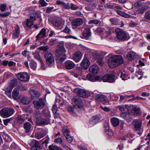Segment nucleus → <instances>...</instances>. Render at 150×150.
Segmentation results:
<instances>
[{
    "label": "nucleus",
    "mask_w": 150,
    "mask_h": 150,
    "mask_svg": "<svg viewBox=\"0 0 150 150\" xmlns=\"http://www.w3.org/2000/svg\"><path fill=\"white\" fill-rule=\"evenodd\" d=\"M29 12L31 15L29 19H27L23 22L24 26L26 29H28L34 28L36 29L38 28L37 25L33 24V22L35 20V17L36 16L37 12V11L34 10H30Z\"/></svg>",
    "instance_id": "nucleus-1"
},
{
    "label": "nucleus",
    "mask_w": 150,
    "mask_h": 150,
    "mask_svg": "<svg viewBox=\"0 0 150 150\" xmlns=\"http://www.w3.org/2000/svg\"><path fill=\"white\" fill-rule=\"evenodd\" d=\"M123 62V59L121 55H113L109 59L108 66L111 68H113L122 64Z\"/></svg>",
    "instance_id": "nucleus-2"
},
{
    "label": "nucleus",
    "mask_w": 150,
    "mask_h": 150,
    "mask_svg": "<svg viewBox=\"0 0 150 150\" xmlns=\"http://www.w3.org/2000/svg\"><path fill=\"white\" fill-rule=\"evenodd\" d=\"M66 50L63 44H59L58 48L56 52V55L58 58L61 61H63L66 59V56L65 54Z\"/></svg>",
    "instance_id": "nucleus-3"
},
{
    "label": "nucleus",
    "mask_w": 150,
    "mask_h": 150,
    "mask_svg": "<svg viewBox=\"0 0 150 150\" xmlns=\"http://www.w3.org/2000/svg\"><path fill=\"white\" fill-rule=\"evenodd\" d=\"M14 110L13 108H5L0 111V115L3 117H7L14 113Z\"/></svg>",
    "instance_id": "nucleus-4"
},
{
    "label": "nucleus",
    "mask_w": 150,
    "mask_h": 150,
    "mask_svg": "<svg viewBox=\"0 0 150 150\" xmlns=\"http://www.w3.org/2000/svg\"><path fill=\"white\" fill-rule=\"evenodd\" d=\"M16 76L17 79L19 81L27 82L30 78V76L26 72H21L16 74Z\"/></svg>",
    "instance_id": "nucleus-5"
},
{
    "label": "nucleus",
    "mask_w": 150,
    "mask_h": 150,
    "mask_svg": "<svg viewBox=\"0 0 150 150\" xmlns=\"http://www.w3.org/2000/svg\"><path fill=\"white\" fill-rule=\"evenodd\" d=\"M74 91L78 96L81 97L87 98L90 96L88 92L79 88H75Z\"/></svg>",
    "instance_id": "nucleus-6"
},
{
    "label": "nucleus",
    "mask_w": 150,
    "mask_h": 150,
    "mask_svg": "<svg viewBox=\"0 0 150 150\" xmlns=\"http://www.w3.org/2000/svg\"><path fill=\"white\" fill-rule=\"evenodd\" d=\"M133 128L136 131H139L141 128L142 121L139 119H136L134 120L132 122Z\"/></svg>",
    "instance_id": "nucleus-7"
},
{
    "label": "nucleus",
    "mask_w": 150,
    "mask_h": 150,
    "mask_svg": "<svg viewBox=\"0 0 150 150\" xmlns=\"http://www.w3.org/2000/svg\"><path fill=\"white\" fill-rule=\"evenodd\" d=\"M92 55L98 64L101 66H103V62L102 55L100 54L98 52H94L92 53Z\"/></svg>",
    "instance_id": "nucleus-8"
},
{
    "label": "nucleus",
    "mask_w": 150,
    "mask_h": 150,
    "mask_svg": "<svg viewBox=\"0 0 150 150\" xmlns=\"http://www.w3.org/2000/svg\"><path fill=\"white\" fill-rule=\"evenodd\" d=\"M116 37L119 40L124 41L127 38V35L122 30L117 29L116 30Z\"/></svg>",
    "instance_id": "nucleus-9"
},
{
    "label": "nucleus",
    "mask_w": 150,
    "mask_h": 150,
    "mask_svg": "<svg viewBox=\"0 0 150 150\" xmlns=\"http://www.w3.org/2000/svg\"><path fill=\"white\" fill-rule=\"evenodd\" d=\"M87 78L88 80L91 81H100L103 79V76L102 77L97 76H95L91 74H88L87 76Z\"/></svg>",
    "instance_id": "nucleus-10"
},
{
    "label": "nucleus",
    "mask_w": 150,
    "mask_h": 150,
    "mask_svg": "<svg viewBox=\"0 0 150 150\" xmlns=\"http://www.w3.org/2000/svg\"><path fill=\"white\" fill-rule=\"evenodd\" d=\"M33 104L35 108L38 109H41L43 108L45 106L44 102L41 98L38 100L33 102Z\"/></svg>",
    "instance_id": "nucleus-11"
},
{
    "label": "nucleus",
    "mask_w": 150,
    "mask_h": 150,
    "mask_svg": "<svg viewBox=\"0 0 150 150\" xmlns=\"http://www.w3.org/2000/svg\"><path fill=\"white\" fill-rule=\"evenodd\" d=\"M45 57L47 64H52L54 63V57L52 53L46 52L45 54Z\"/></svg>",
    "instance_id": "nucleus-12"
},
{
    "label": "nucleus",
    "mask_w": 150,
    "mask_h": 150,
    "mask_svg": "<svg viewBox=\"0 0 150 150\" xmlns=\"http://www.w3.org/2000/svg\"><path fill=\"white\" fill-rule=\"evenodd\" d=\"M102 117V116L100 114H97L94 115L90 119L89 123L91 124L94 125L98 123Z\"/></svg>",
    "instance_id": "nucleus-13"
},
{
    "label": "nucleus",
    "mask_w": 150,
    "mask_h": 150,
    "mask_svg": "<svg viewBox=\"0 0 150 150\" xmlns=\"http://www.w3.org/2000/svg\"><path fill=\"white\" fill-rule=\"evenodd\" d=\"M50 121L49 120L43 119L41 117H39L37 119L36 124L39 126L43 125H47L49 124Z\"/></svg>",
    "instance_id": "nucleus-14"
},
{
    "label": "nucleus",
    "mask_w": 150,
    "mask_h": 150,
    "mask_svg": "<svg viewBox=\"0 0 150 150\" xmlns=\"http://www.w3.org/2000/svg\"><path fill=\"white\" fill-rule=\"evenodd\" d=\"M115 81V77L112 74H106L104 75V82H113Z\"/></svg>",
    "instance_id": "nucleus-15"
},
{
    "label": "nucleus",
    "mask_w": 150,
    "mask_h": 150,
    "mask_svg": "<svg viewBox=\"0 0 150 150\" xmlns=\"http://www.w3.org/2000/svg\"><path fill=\"white\" fill-rule=\"evenodd\" d=\"M62 131L68 142L69 143H71L73 141V139L69 134V130L67 129H63Z\"/></svg>",
    "instance_id": "nucleus-16"
},
{
    "label": "nucleus",
    "mask_w": 150,
    "mask_h": 150,
    "mask_svg": "<svg viewBox=\"0 0 150 150\" xmlns=\"http://www.w3.org/2000/svg\"><path fill=\"white\" fill-rule=\"evenodd\" d=\"M126 56L128 60L132 61L134 59L137 57V55L134 52L130 51L128 52Z\"/></svg>",
    "instance_id": "nucleus-17"
},
{
    "label": "nucleus",
    "mask_w": 150,
    "mask_h": 150,
    "mask_svg": "<svg viewBox=\"0 0 150 150\" xmlns=\"http://www.w3.org/2000/svg\"><path fill=\"white\" fill-rule=\"evenodd\" d=\"M132 112L135 115L140 116L142 114L140 108L137 106H134L133 107L132 110Z\"/></svg>",
    "instance_id": "nucleus-18"
},
{
    "label": "nucleus",
    "mask_w": 150,
    "mask_h": 150,
    "mask_svg": "<svg viewBox=\"0 0 150 150\" xmlns=\"http://www.w3.org/2000/svg\"><path fill=\"white\" fill-rule=\"evenodd\" d=\"M65 67L68 69H71L74 68L75 64L74 62L70 60H67L64 62Z\"/></svg>",
    "instance_id": "nucleus-19"
},
{
    "label": "nucleus",
    "mask_w": 150,
    "mask_h": 150,
    "mask_svg": "<svg viewBox=\"0 0 150 150\" xmlns=\"http://www.w3.org/2000/svg\"><path fill=\"white\" fill-rule=\"evenodd\" d=\"M81 65L83 69H87L90 65V62L88 59L86 58H84L81 63Z\"/></svg>",
    "instance_id": "nucleus-20"
},
{
    "label": "nucleus",
    "mask_w": 150,
    "mask_h": 150,
    "mask_svg": "<svg viewBox=\"0 0 150 150\" xmlns=\"http://www.w3.org/2000/svg\"><path fill=\"white\" fill-rule=\"evenodd\" d=\"M82 56V54L81 52H76L73 55V59L76 62H78L81 60Z\"/></svg>",
    "instance_id": "nucleus-21"
},
{
    "label": "nucleus",
    "mask_w": 150,
    "mask_h": 150,
    "mask_svg": "<svg viewBox=\"0 0 150 150\" xmlns=\"http://www.w3.org/2000/svg\"><path fill=\"white\" fill-rule=\"evenodd\" d=\"M20 34V28L18 25H16V27H15V29L13 30L12 38L13 39L17 38Z\"/></svg>",
    "instance_id": "nucleus-22"
},
{
    "label": "nucleus",
    "mask_w": 150,
    "mask_h": 150,
    "mask_svg": "<svg viewBox=\"0 0 150 150\" xmlns=\"http://www.w3.org/2000/svg\"><path fill=\"white\" fill-rule=\"evenodd\" d=\"M83 23V20L81 18L75 19L72 21V24L74 26H79L81 25Z\"/></svg>",
    "instance_id": "nucleus-23"
},
{
    "label": "nucleus",
    "mask_w": 150,
    "mask_h": 150,
    "mask_svg": "<svg viewBox=\"0 0 150 150\" xmlns=\"http://www.w3.org/2000/svg\"><path fill=\"white\" fill-rule=\"evenodd\" d=\"M89 70L90 72L95 74H98L100 71L99 67L96 65L91 66L89 67Z\"/></svg>",
    "instance_id": "nucleus-24"
},
{
    "label": "nucleus",
    "mask_w": 150,
    "mask_h": 150,
    "mask_svg": "<svg viewBox=\"0 0 150 150\" xmlns=\"http://www.w3.org/2000/svg\"><path fill=\"white\" fill-rule=\"evenodd\" d=\"M83 35L85 38L88 39L91 35L90 28H85L83 32Z\"/></svg>",
    "instance_id": "nucleus-25"
},
{
    "label": "nucleus",
    "mask_w": 150,
    "mask_h": 150,
    "mask_svg": "<svg viewBox=\"0 0 150 150\" xmlns=\"http://www.w3.org/2000/svg\"><path fill=\"white\" fill-rule=\"evenodd\" d=\"M74 103L78 106V108L82 107V102L81 99L79 97H75L73 99Z\"/></svg>",
    "instance_id": "nucleus-26"
},
{
    "label": "nucleus",
    "mask_w": 150,
    "mask_h": 150,
    "mask_svg": "<svg viewBox=\"0 0 150 150\" xmlns=\"http://www.w3.org/2000/svg\"><path fill=\"white\" fill-rule=\"evenodd\" d=\"M111 122L112 125L114 127L118 126L120 124L119 119L115 117H113L111 119Z\"/></svg>",
    "instance_id": "nucleus-27"
},
{
    "label": "nucleus",
    "mask_w": 150,
    "mask_h": 150,
    "mask_svg": "<svg viewBox=\"0 0 150 150\" xmlns=\"http://www.w3.org/2000/svg\"><path fill=\"white\" fill-rule=\"evenodd\" d=\"M46 30L44 28H42L40 31L39 33L36 36L37 39L43 38L46 35Z\"/></svg>",
    "instance_id": "nucleus-28"
},
{
    "label": "nucleus",
    "mask_w": 150,
    "mask_h": 150,
    "mask_svg": "<svg viewBox=\"0 0 150 150\" xmlns=\"http://www.w3.org/2000/svg\"><path fill=\"white\" fill-rule=\"evenodd\" d=\"M47 134V133L44 131L38 132L35 134V137L38 139H40L45 136Z\"/></svg>",
    "instance_id": "nucleus-29"
},
{
    "label": "nucleus",
    "mask_w": 150,
    "mask_h": 150,
    "mask_svg": "<svg viewBox=\"0 0 150 150\" xmlns=\"http://www.w3.org/2000/svg\"><path fill=\"white\" fill-rule=\"evenodd\" d=\"M23 126L26 132H30L31 127V125L30 123L28 122H26L24 124Z\"/></svg>",
    "instance_id": "nucleus-30"
},
{
    "label": "nucleus",
    "mask_w": 150,
    "mask_h": 150,
    "mask_svg": "<svg viewBox=\"0 0 150 150\" xmlns=\"http://www.w3.org/2000/svg\"><path fill=\"white\" fill-rule=\"evenodd\" d=\"M13 98L17 100L18 99V97L19 91L17 88H15L13 90L12 93Z\"/></svg>",
    "instance_id": "nucleus-31"
},
{
    "label": "nucleus",
    "mask_w": 150,
    "mask_h": 150,
    "mask_svg": "<svg viewBox=\"0 0 150 150\" xmlns=\"http://www.w3.org/2000/svg\"><path fill=\"white\" fill-rule=\"evenodd\" d=\"M68 110L73 116L77 117L78 116V115L75 111L74 109L72 107H69L68 109Z\"/></svg>",
    "instance_id": "nucleus-32"
},
{
    "label": "nucleus",
    "mask_w": 150,
    "mask_h": 150,
    "mask_svg": "<svg viewBox=\"0 0 150 150\" xmlns=\"http://www.w3.org/2000/svg\"><path fill=\"white\" fill-rule=\"evenodd\" d=\"M95 100L97 102H101L102 103L103 100V95L102 94H97L95 98Z\"/></svg>",
    "instance_id": "nucleus-33"
},
{
    "label": "nucleus",
    "mask_w": 150,
    "mask_h": 150,
    "mask_svg": "<svg viewBox=\"0 0 150 150\" xmlns=\"http://www.w3.org/2000/svg\"><path fill=\"white\" fill-rule=\"evenodd\" d=\"M148 7L146 6H144L138 8L137 10L138 12L140 13L143 14L147 10Z\"/></svg>",
    "instance_id": "nucleus-34"
},
{
    "label": "nucleus",
    "mask_w": 150,
    "mask_h": 150,
    "mask_svg": "<svg viewBox=\"0 0 150 150\" xmlns=\"http://www.w3.org/2000/svg\"><path fill=\"white\" fill-rule=\"evenodd\" d=\"M117 12L118 14L119 15L121 16L125 17L126 18H129L130 17V16L129 15L127 14L122 11L120 10H117Z\"/></svg>",
    "instance_id": "nucleus-35"
},
{
    "label": "nucleus",
    "mask_w": 150,
    "mask_h": 150,
    "mask_svg": "<svg viewBox=\"0 0 150 150\" xmlns=\"http://www.w3.org/2000/svg\"><path fill=\"white\" fill-rule=\"evenodd\" d=\"M49 148L50 150H63L62 149L59 147L54 145H50L49 146Z\"/></svg>",
    "instance_id": "nucleus-36"
},
{
    "label": "nucleus",
    "mask_w": 150,
    "mask_h": 150,
    "mask_svg": "<svg viewBox=\"0 0 150 150\" xmlns=\"http://www.w3.org/2000/svg\"><path fill=\"white\" fill-rule=\"evenodd\" d=\"M96 33L100 35H102L103 34V25L98 27L96 29Z\"/></svg>",
    "instance_id": "nucleus-37"
},
{
    "label": "nucleus",
    "mask_w": 150,
    "mask_h": 150,
    "mask_svg": "<svg viewBox=\"0 0 150 150\" xmlns=\"http://www.w3.org/2000/svg\"><path fill=\"white\" fill-rule=\"evenodd\" d=\"M105 134L107 137L109 139L113 136V132L112 130H110L105 132Z\"/></svg>",
    "instance_id": "nucleus-38"
},
{
    "label": "nucleus",
    "mask_w": 150,
    "mask_h": 150,
    "mask_svg": "<svg viewBox=\"0 0 150 150\" xmlns=\"http://www.w3.org/2000/svg\"><path fill=\"white\" fill-rule=\"evenodd\" d=\"M30 66L33 70H35L37 67L36 63L33 61H31L30 64Z\"/></svg>",
    "instance_id": "nucleus-39"
},
{
    "label": "nucleus",
    "mask_w": 150,
    "mask_h": 150,
    "mask_svg": "<svg viewBox=\"0 0 150 150\" xmlns=\"http://www.w3.org/2000/svg\"><path fill=\"white\" fill-rule=\"evenodd\" d=\"M32 54L33 55L34 57L36 59H37L39 60L41 59V57L40 56L39 53L37 52H33Z\"/></svg>",
    "instance_id": "nucleus-40"
},
{
    "label": "nucleus",
    "mask_w": 150,
    "mask_h": 150,
    "mask_svg": "<svg viewBox=\"0 0 150 150\" xmlns=\"http://www.w3.org/2000/svg\"><path fill=\"white\" fill-rule=\"evenodd\" d=\"M110 21H111L113 25H117L119 24V21L117 18H111L110 19Z\"/></svg>",
    "instance_id": "nucleus-41"
},
{
    "label": "nucleus",
    "mask_w": 150,
    "mask_h": 150,
    "mask_svg": "<svg viewBox=\"0 0 150 150\" xmlns=\"http://www.w3.org/2000/svg\"><path fill=\"white\" fill-rule=\"evenodd\" d=\"M52 23L54 26L58 27L60 25L61 22L59 19H56L52 22Z\"/></svg>",
    "instance_id": "nucleus-42"
},
{
    "label": "nucleus",
    "mask_w": 150,
    "mask_h": 150,
    "mask_svg": "<svg viewBox=\"0 0 150 150\" xmlns=\"http://www.w3.org/2000/svg\"><path fill=\"white\" fill-rule=\"evenodd\" d=\"M21 102L23 104L25 105L28 104L30 103L29 100L26 97L22 98L21 100Z\"/></svg>",
    "instance_id": "nucleus-43"
},
{
    "label": "nucleus",
    "mask_w": 150,
    "mask_h": 150,
    "mask_svg": "<svg viewBox=\"0 0 150 150\" xmlns=\"http://www.w3.org/2000/svg\"><path fill=\"white\" fill-rule=\"evenodd\" d=\"M12 91V89L11 88H6L5 89V93L9 97H11V93Z\"/></svg>",
    "instance_id": "nucleus-44"
},
{
    "label": "nucleus",
    "mask_w": 150,
    "mask_h": 150,
    "mask_svg": "<svg viewBox=\"0 0 150 150\" xmlns=\"http://www.w3.org/2000/svg\"><path fill=\"white\" fill-rule=\"evenodd\" d=\"M89 24H94L96 25L99 24V25H101V23L98 20L96 19H93V20H90L88 22Z\"/></svg>",
    "instance_id": "nucleus-45"
},
{
    "label": "nucleus",
    "mask_w": 150,
    "mask_h": 150,
    "mask_svg": "<svg viewBox=\"0 0 150 150\" xmlns=\"http://www.w3.org/2000/svg\"><path fill=\"white\" fill-rule=\"evenodd\" d=\"M33 142L34 144L33 146L35 148H38L40 149V144L38 141L36 140H34L33 141Z\"/></svg>",
    "instance_id": "nucleus-46"
},
{
    "label": "nucleus",
    "mask_w": 150,
    "mask_h": 150,
    "mask_svg": "<svg viewBox=\"0 0 150 150\" xmlns=\"http://www.w3.org/2000/svg\"><path fill=\"white\" fill-rule=\"evenodd\" d=\"M120 76L122 80H125L127 79L128 76L125 72L121 73Z\"/></svg>",
    "instance_id": "nucleus-47"
},
{
    "label": "nucleus",
    "mask_w": 150,
    "mask_h": 150,
    "mask_svg": "<svg viewBox=\"0 0 150 150\" xmlns=\"http://www.w3.org/2000/svg\"><path fill=\"white\" fill-rule=\"evenodd\" d=\"M17 83V79H13V80H11L10 82V86L11 87H14L16 85Z\"/></svg>",
    "instance_id": "nucleus-48"
},
{
    "label": "nucleus",
    "mask_w": 150,
    "mask_h": 150,
    "mask_svg": "<svg viewBox=\"0 0 150 150\" xmlns=\"http://www.w3.org/2000/svg\"><path fill=\"white\" fill-rule=\"evenodd\" d=\"M62 31L68 34H70L71 33V30L67 26L64 29L62 30Z\"/></svg>",
    "instance_id": "nucleus-49"
},
{
    "label": "nucleus",
    "mask_w": 150,
    "mask_h": 150,
    "mask_svg": "<svg viewBox=\"0 0 150 150\" xmlns=\"http://www.w3.org/2000/svg\"><path fill=\"white\" fill-rule=\"evenodd\" d=\"M6 5L4 4H1L0 5V10L2 12H4L6 11Z\"/></svg>",
    "instance_id": "nucleus-50"
},
{
    "label": "nucleus",
    "mask_w": 150,
    "mask_h": 150,
    "mask_svg": "<svg viewBox=\"0 0 150 150\" xmlns=\"http://www.w3.org/2000/svg\"><path fill=\"white\" fill-rule=\"evenodd\" d=\"M10 14V12L7 11L4 13H0V16L1 17H6L9 15Z\"/></svg>",
    "instance_id": "nucleus-51"
},
{
    "label": "nucleus",
    "mask_w": 150,
    "mask_h": 150,
    "mask_svg": "<svg viewBox=\"0 0 150 150\" xmlns=\"http://www.w3.org/2000/svg\"><path fill=\"white\" fill-rule=\"evenodd\" d=\"M105 122L106 123V124H105V132H107V131H110V130H111V129H110L109 127V126L108 125V123H109V121L108 120H107Z\"/></svg>",
    "instance_id": "nucleus-52"
},
{
    "label": "nucleus",
    "mask_w": 150,
    "mask_h": 150,
    "mask_svg": "<svg viewBox=\"0 0 150 150\" xmlns=\"http://www.w3.org/2000/svg\"><path fill=\"white\" fill-rule=\"evenodd\" d=\"M57 44V42L56 40L52 39L50 40L49 44L51 45L52 46L54 45Z\"/></svg>",
    "instance_id": "nucleus-53"
},
{
    "label": "nucleus",
    "mask_w": 150,
    "mask_h": 150,
    "mask_svg": "<svg viewBox=\"0 0 150 150\" xmlns=\"http://www.w3.org/2000/svg\"><path fill=\"white\" fill-rule=\"evenodd\" d=\"M144 17L150 21V11H148L145 13Z\"/></svg>",
    "instance_id": "nucleus-54"
},
{
    "label": "nucleus",
    "mask_w": 150,
    "mask_h": 150,
    "mask_svg": "<svg viewBox=\"0 0 150 150\" xmlns=\"http://www.w3.org/2000/svg\"><path fill=\"white\" fill-rule=\"evenodd\" d=\"M20 54L19 53H15L12 54L11 52H9L8 53H6L5 54V56H7V55H8L9 56H10L11 57H13L15 55L18 54Z\"/></svg>",
    "instance_id": "nucleus-55"
},
{
    "label": "nucleus",
    "mask_w": 150,
    "mask_h": 150,
    "mask_svg": "<svg viewBox=\"0 0 150 150\" xmlns=\"http://www.w3.org/2000/svg\"><path fill=\"white\" fill-rule=\"evenodd\" d=\"M39 3L42 6H45L47 5V3H46L44 0H40L39 1Z\"/></svg>",
    "instance_id": "nucleus-56"
},
{
    "label": "nucleus",
    "mask_w": 150,
    "mask_h": 150,
    "mask_svg": "<svg viewBox=\"0 0 150 150\" xmlns=\"http://www.w3.org/2000/svg\"><path fill=\"white\" fill-rule=\"evenodd\" d=\"M55 142L61 144L62 143V139L61 138L55 139L54 140Z\"/></svg>",
    "instance_id": "nucleus-57"
},
{
    "label": "nucleus",
    "mask_w": 150,
    "mask_h": 150,
    "mask_svg": "<svg viewBox=\"0 0 150 150\" xmlns=\"http://www.w3.org/2000/svg\"><path fill=\"white\" fill-rule=\"evenodd\" d=\"M71 8L72 10H76L78 9L79 8V7L74 4L73 3H71Z\"/></svg>",
    "instance_id": "nucleus-58"
},
{
    "label": "nucleus",
    "mask_w": 150,
    "mask_h": 150,
    "mask_svg": "<svg viewBox=\"0 0 150 150\" xmlns=\"http://www.w3.org/2000/svg\"><path fill=\"white\" fill-rule=\"evenodd\" d=\"M137 25V23L134 22L133 21H131L129 23V25L131 27H134L136 26Z\"/></svg>",
    "instance_id": "nucleus-59"
},
{
    "label": "nucleus",
    "mask_w": 150,
    "mask_h": 150,
    "mask_svg": "<svg viewBox=\"0 0 150 150\" xmlns=\"http://www.w3.org/2000/svg\"><path fill=\"white\" fill-rule=\"evenodd\" d=\"M48 46H41L38 48V49L42 50H46L49 49Z\"/></svg>",
    "instance_id": "nucleus-60"
},
{
    "label": "nucleus",
    "mask_w": 150,
    "mask_h": 150,
    "mask_svg": "<svg viewBox=\"0 0 150 150\" xmlns=\"http://www.w3.org/2000/svg\"><path fill=\"white\" fill-rule=\"evenodd\" d=\"M64 4H63V6L65 9H68L71 8V5H70L69 3L66 4V3H64Z\"/></svg>",
    "instance_id": "nucleus-61"
},
{
    "label": "nucleus",
    "mask_w": 150,
    "mask_h": 150,
    "mask_svg": "<svg viewBox=\"0 0 150 150\" xmlns=\"http://www.w3.org/2000/svg\"><path fill=\"white\" fill-rule=\"evenodd\" d=\"M141 3L139 1H138L135 3L134 6L135 7L137 8L141 6Z\"/></svg>",
    "instance_id": "nucleus-62"
},
{
    "label": "nucleus",
    "mask_w": 150,
    "mask_h": 150,
    "mask_svg": "<svg viewBox=\"0 0 150 150\" xmlns=\"http://www.w3.org/2000/svg\"><path fill=\"white\" fill-rule=\"evenodd\" d=\"M52 111L53 113H55L56 112H57V106L56 105H53L52 108Z\"/></svg>",
    "instance_id": "nucleus-63"
},
{
    "label": "nucleus",
    "mask_w": 150,
    "mask_h": 150,
    "mask_svg": "<svg viewBox=\"0 0 150 150\" xmlns=\"http://www.w3.org/2000/svg\"><path fill=\"white\" fill-rule=\"evenodd\" d=\"M54 8L53 7H47L46 9V12L47 13H50Z\"/></svg>",
    "instance_id": "nucleus-64"
}]
</instances>
